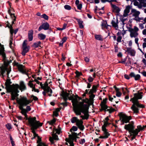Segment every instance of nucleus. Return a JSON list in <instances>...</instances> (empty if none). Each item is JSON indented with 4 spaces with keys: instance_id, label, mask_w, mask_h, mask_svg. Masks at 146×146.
I'll return each instance as SVG.
<instances>
[{
    "instance_id": "f257e3e1",
    "label": "nucleus",
    "mask_w": 146,
    "mask_h": 146,
    "mask_svg": "<svg viewBox=\"0 0 146 146\" xmlns=\"http://www.w3.org/2000/svg\"><path fill=\"white\" fill-rule=\"evenodd\" d=\"M7 90L9 92H11V100H14L18 97L19 94L18 93L19 92L18 89L22 92L27 89L26 85L23 81H21L20 82L19 85L18 84L14 85V87L12 88L11 86H8Z\"/></svg>"
},
{
    "instance_id": "f03ea898",
    "label": "nucleus",
    "mask_w": 146,
    "mask_h": 146,
    "mask_svg": "<svg viewBox=\"0 0 146 146\" xmlns=\"http://www.w3.org/2000/svg\"><path fill=\"white\" fill-rule=\"evenodd\" d=\"M28 120L31 129L32 130V132L33 134L34 137L32 138L33 139L38 136V134L36 133L35 130L39 127L42 126L43 123H40L39 121H37L35 117H30Z\"/></svg>"
},
{
    "instance_id": "7ed1b4c3",
    "label": "nucleus",
    "mask_w": 146,
    "mask_h": 146,
    "mask_svg": "<svg viewBox=\"0 0 146 146\" xmlns=\"http://www.w3.org/2000/svg\"><path fill=\"white\" fill-rule=\"evenodd\" d=\"M142 98V95L139 93H135L134 94V97L131 98L130 101H132L133 103L131 108L134 111L135 113H137L139 112V109L136 107L140 108H144V106L143 104H140L138 101V99H141Z\"/></svg>"
},
{
    "instance_id": "20e7f679",
    "label": "nucleus",
    "mask_w": 146,
    "mask_h": 146,
    "mask_svg": "<svg viewBox=\"0 0 146 146\" xmlns=\"http://www.w3.org/2000/svg\"><path fill=\"white\" fill-rule=\"evenodd\" d=\"M17 102L19 105V108L21 110V113L25 117L27 116V112L25 109L23 108V107L27 106L31 102L30 100L27 99V98L25 96L21 97L20 99L17 100Z\"/></svg>"
},
{
    "instance_id": "39448f33",
    "label": "nucleus",
    "mask_w": 146,
    "mask_h": 146,
    "mask_svg": "<svg viewBox=\"0 0 146 146\" xmlns=\"http://www.w3.org/2000/svg\"><path fill=\"white\" fill-rule=\"evenodd\" d=\"M77 130V127L75 126H72L70 129V131L71 132L72 134H70L69 135V139H66V141L68 142L66 143V145L68 146H74L73 141H76L77 138H78L77 135H78V134L76 133L73 132V131H76Z\"/></svg>"
},
{
    "instance_id": "423d86ee",
    "label": "nucleus",
    "mask_w": 146,
    "mask_h": 146,
    "mask_svg": "<svg viewBox=\"0 0 146 146\" xmlns=\"http://www.w3.org/2000/svg\"><path fill=\"white\" fill-rule=\"evenodd\" d=\"M78 100V99L74 97L72 101L73 107V110L75 113L77 112L78 110L84 107L85 105H83L82 102H79Z\"/></svg>"
},
{
    "instance_id": "0eeeda50",
    "label": "nucleus",
    "mask_w": 146,
    "mask_h": 146,
    "mask_svg": "<svg viewBox=\"0 0 146 146\" xmlns=\"http://www.w3.org/2000/svg\"><path fill=\"white\" fill-rule=\"evenodd\" d=\"M88 112V109H87V105H84V107L78 110L77 112H76L75 113L77 115H81V113H82L84 115H80V117L83 119H87L89 117Z\"/></svg>"
},
{
    "instance_id": "6e6552de",
    "label": "nucleus",
    "mask_w": 146,
    "mask_h": 146,
    "mask_svg": "<svg viewBox=\"0 0 146 146\" xmlns=\"http://www.w3.org/2000/svg\"><path fill=\"white\" fill-rule=\"evenodd\" d=\"M40 85L41 88L44 90L42 93L44 96H45L46 93H47L49 96H52V90L48 86V84L47 82H45L44 84H42V83H40Z\"/></svg>"
},
{
    "instance_id": "1a4fd4ad",
    "label": "nucleus",
    "mask_w": 146,
    "mask_h": 146,
    "mask_svg": "<svg viewBox=\"0 0 146 146\" xmlns=\"http://www.w3.org/2000/svg\"><path fill=\"white\" fill-rule=\"evenodd\" d=\"M131 8V7L129 5L126 6L125 9L124 10L123 16L120 17V19L121 21L122 22L123 25H124L125 24L124 22L127 19V18H125V17H127L129 15V13Z\"/></svg>"
},
{
    "instance_id": "9d476101",
    "label": "nucleus",
    "mask_w": 146,
    "mask_h": 146,
    "mask_svg": "<svg viewBox=\"0 0 146 146\" xmlns=\"http://www.w3.org/2000/svg\"><path fill=\"white\" fill-rule=\"evenodd\" d=\"M107 99H104L101 102L100 106L101 107V109L102 110H104L105 111H108L110 113L113 112L115 110L112 108H110L108 107L106 105Z\"/></svg>"
},
{
    "instance_id": "9b49d317",
    "label": "nucleus",
    "mask_w": 146,
    "mask_h": 146,
    "mask_svg": "<svg viewBox=\"0 0 146 146\" xmlns=\"http://www.w3.org/2000/svg\"><path fill=\"white\" fill-rule=\"evenodd\" d=\"M14 65L17 66L18 71L20 72L23 74H26L29 78H30L29 74L27 73L26 68L24 66H23L22 64H20L17 62H15Z\"/></svg>"
},
{
    "instance_id": "f8f14e48",
    "label": "nucleus",
    "mask_w": 146,
    "mask_h": 146,
    "mask_svg": "<svg viewBox=\"0 0 146 146\" xmlns=\"http://www.w3.org/2000/svg\"><path fill=\"white\" fill-rule=\"evenodd\" d=\"M139 30L138 28L136 26L134 27L133 28H129L128 31L130 33V35L131 38H136L138 35V33Z\"/></svg>"
},
{
    "instance_id": "ddd939ff",
    "label": "nucleus",
    "mask_w": 146,
    "mask_h": 146,
    "mask_svg": "<svg viewBox=\"0 0 146 146\" xmlns=\"http://www.w3.org/2000/svg\"><path fill=\"white\" fill-rule=\"evenodd\" d=\"M120 119L121 121L122 122V124L124 123L129 122V120L131 119V116H128L125 114H122L120 115Z\"/></svg>"
},
{
    "instance_id": "4468645a",
    "label": "nucleus",
    "mask_w": 146,
    "mask_h": 146,
    "mask_svg": "<svg viewBox=\"0 0 146 146\" xmlns=\"http://www.w3.org/2000/svg\"><path fill=\"white\" fill-rule=\"evenodd\" d=\"M143 130V128L141 126L138 125L137 126V128L135 130L132 129L129 133L131 135L136 136L141 130Z\"/></svg>"
},
{
    "instance_id": "2eb2a0df",
    "label": "nucleus",
    "mask_w": 146,
    "mask_h": 146,
    "mask_svg": "<svg viewBox=\"0 0 146 146\" xmlns=\"http://www.w3.org/2000/svg\"><path fill=\"white\" fill-rule=\"evenodd\" d=\"M49 24L47 22H46L43 23L39 27L38 31H40L42 29H43L44 30H46L49 29Z\"/></svg>"
},
{
    "instance_id": "dca6fc26",
    "label": "nucleus",
    "mask_w": 146,
    "mask_h": 146,
    "mask_svg": "<svg viewBox=\"0 0 146 146\" xmlns=\"http://www.w3.org/2000/svg\"><path fill=\"white\" fill-rule=\"evenodd\" d=\"M83 121L81 120H78L76 123V125L81 131H83L84 129V126L83 125Z\"/></svg>"
},
{
    "instance_id": "f3484780",
    "label": "nucleus",
    "mask_w": 146,
    "mask_h": 146,
    "mask_svg": "<svg viewBox=\"0 0 146 146\" xmlns=\"http://www.w3.org/2000/svg\"><path fill=\"white\" fill-rule=\"evenodd\" d=\"M131 14H132L133 16L135 17V18L134 19V20H137L135 18L138 17L140 14V12L139 11H137L135 9H132L131 10Z\"/></svg>"
},
{
    "instance_id": "a211bd4d",
    "label": "nucleus",
    "mask_w": 146,
    "mask_h": 146,
    "mask_svg": "<svg viewBox=\"0 0 146 146\" xmlns=\"http://www.w3.org/2000/svg\"><path fill=\"white\" fill-rule=\"evenodd\" d=\"M126 51L132 56H134L135 55L136 51L134 49H132L131 47L127 48Z\"/></svg>"
},
{
    "instance_id": "6ab92c4d",
    "label": "nucleus",
    "mask_w": 146,
    "mask_h": 146,
    "mask_svg": "<svg viewBox=\"0 0 146 146\" xmlns=\"http://www.w3.org/2000/svg\"><path fill=\"white\" fill-rule=\"evenodd\" d=\"M134 127L132 124L129 123L127 125H125L124 126L125 129L129 131V133L131 131L132 129H134Z\"/></svg>"
},
{
    "instance_id": "aec40b11",
    "label": "nucleus",
    "mask_w": 146,
    "mask_h": 146,
    "mask_svg": "<svg viewBox=\"0 0 146 146\" xmlns=\"http://www.w3.org/2000/svg\"><path fill=\"white\" fill-rule=\"evenodd\" d=\"M112 8L113 11L116 13H118L120 12V10L119 8L116 5L113 4L112 3L110 4Z\"/></svg>"
},
{
    "instance_id": "412c9836",
    "label": "nucleus",
    "mask_w": 146,
    "mask_h": 146,
    "mask_svg": "<svg viewBox=\"0 0 146 146\" xmlns=\"http://www.w3.org/2000/svg\"><path fill=\"white\" fill-rule=\"evenodd\" d=\"M112 26L114 27L116 30H117L118 29V20L117 19L116 21L112 20L111 22Z\"/></svg>"
},
{
    "instance_id": "4be33fe9",
    "label": "nucleus",
    "mask_w": 146,
    "mask_h": 146,
    "mask_svg": "<svg viewBox=\"0 0 146 146\" xmlns=\"http://www.w3.org/2000/svg\"><path fill=\"white\" fill-rule=\"evenodd\" d=\"M69 95V93L64 91H62L61 95L63 97L64 100L65 101H66L68 99Z\"/></svg>"
},
{
    "instance_id": "5701e85b",
    "label": "nucleus",
    "mask_w": 146,
    "mask_h": 146,
    "mask_svg": "<svg viewBox=\"0 0 146 146\" xmlns=\"http://www.w3.org/2000/svg\"><path fill=\"white\" fill-rule=\"evenodd\" d=\"M33 31L31 30L29 31L28 33V39L29 41H32L33 39Z\"/></svg>"
},
{
    "instance_id": "b1692460",
    "label": "nucleus",
    "mask_w": 146,
    "mask_h": 146,
    "mask_svg": "<svg viewBox=\"0 0 146 146\" xmlns=\"http://www.w3.org/2000/svg\"><path fill=\"white\" fill-rule=\"evenodd\" d=\"M11 82H10V80H7L6 81V83H5L6 87L5 89H6L7 91V92L10 93H11V92H10L9 91L7 90V87L8 86H11L12 88L14 87V85H11L10 84H11Z\"/></svg>"
},
{
    "instance_id": "393cba45",
    "label": "nucleus",
    "mask_w": 146,
    "mask_h": 146,
    "mask_svg": "<svg viewBox=\"0 0 146 146\" xmlns=\"http://www.w3.org/2000/svg\"><path fill=\"white\" fill-rule=\"evenodd\" d=\"M101 26L102 27V29H103L104 28H106L107 29L108 26L111 27V26L107 24V23L106 21L103 20L101 23Z\"/></svg>"
},
{
    "instance_id": "a878e982",
    "label": "nucleus",
    "mask_w": 146,
    "mask_h": 146,
    "mask_svg": "<svg viewBox=\"0 0 146 146\" xmlns=\"http://www.w3.org/2000/svg\"><path fill=\"white\" fill-rule=\"evenodd\" d=\"M74 19H76L78 22V24L79 26V27L80 29H82L84 28V26L83 25V21L80 19L75 18Z\"/></svg>"
},
{
    "instance_id": "bb28decb",
    "label": "nucleus",
    "mask_w": 146,
    "mask_h": 146,
    "mask_svg": "<svg viewBox=\"0 0 146 146\" xmlns=\"http://www.w3.org/2000/svg\"><path fill=\"white\" fill-rule=\"evenodd\" d=\"M23 50L22 52V54L23 56L25 55L29 51V49L28 46L23 47Z\"/></svg>"
},
{
    "instance_id": "cd10ccee",
    "label": "nucleus",
    "mask_w": 146,
    "mask_h": 146,
    "mask_svg": "<svg viewBox=\"0 0 146 146\" xmlns=\"http://www.w3.org/2000/svg\"><path fill=\"white\" fill-rule=\"evenodd\" d=\"M41 42L40 41H37L33 43V46L35 48L41 47Z\"/></svg>"
},
{
    "instance_id": "c85d7f7f",
    "label": "nucleus",
    "mask_w": 146,
    "mask_h": 146,
    "mask_svg": "<svg viewBox=\"0 0 146 146\" xmlns=\"http://www.w3.org/2000/svg\"><path fill=\"white\" fill-rule=\"evenodd\" d=\"M38 38L41 40H43L46 38V35L42 33H40L38 35Z\"/></svg>"
},
{
    "instance_id": "c756f323",
    "label": "nucleus",
    "mask_w": 146,
    "mask_h": 146,
    "mask_svg": "<svg viewBox=\"0 0 146 146\" xmlns=\"http://www.w3.org/2000/svg\"><path fill=\"white\" fill-rule=\"evenodd\" d=\"M98 86L94 85L93 86L92 89L90 90L89 93L92 94L95 92L96 91V89Z\"/></svg>"
},
{
    "instance_id": "7c9ffc66",
    "label": "nucleus",
    "mask_w": 146,
    "mask_h": 146,
    "mask_svg": "<svg viewBox=\"0 0 146 146\" xmlns=\"http://www.w3.org/2000/svg\"><path fill=\"white\" fill-rule=\"evenodd\" d=\"M34 82L33 80H30L29 81L28 83V86L32 89L34 88V87H35V85L32 82Z\"/></svg>"
},
{
    "instance_id": "2f4dec72",
    "label": "nucleus",
    "mask_w": 146,
    "mask_h": 146,
    "mask_svg": "<svg viewBox=\"0 0 146 146\" xmlns=\"http://www.w3.org/2000/svg\"><path fill=\"white\" fill-rule=\"evenodd\" d=\"M95 37L96 39L97 40L100 41H102L103 40L102 37L100 35H95Z\"/></svg>"
},
{
    "instance_id": "473e14b6",
    "label": "nucleus",
    "mask_w": 146,
    "mask_h": 146,
    "mask_svg": "<svg viewBox=\"0 0 146 146\" xmlns=\"http://www.w3.org/2000/svg\"><path fill=\"white\" fill-rule=\"evenodd\" d=\"M78 119L76 117H72L70 119L72 123H76Z\"/></svg>"
},
{
    "instance_id": "72a5a7b5",
    "label": "nucleus",
    "mask_w": 146,
    "mask_h": 146,
    "mask_svg": "<svg viewBox=\"0 0 146 146\" xmlns=\"http://www.w3.org/2000/svg\"><path fill=\"white\" fill-rule=\"evenodd\" d=\"M80 102L82 103L83 104V105H87V109H88V105L87 104H84V103H86L88 104L89 103V100L88 99H86L83 100L82 102Z\"/></svg>"
},
{
    "instance_id": "f704fd0d",
    "label": "nucleus",
    "mask_w": 146,
    "mask_h": 146,
    "mask_svg": "<svg viewBox=\"0 0 146 146\" xmlns=\"http://www.w3.org/2000/svg\"><path fill=\"white\" fill-rule=\"evenodd\" d=\"M8 12L9 14H10V15H11V17L12 18L13 17L14 18V19H13V21L12 22V24H14V21H15L16 20V17H15V15L14 14H11L10 13V11H9Z\"/></svg>"
},
{
    "instance_id": "c9c22d12",
    "label": "nucleus",
    "mask_w": 146,
    "mask_h": 146,
    "mask_svg": "<svg viewBox=\"0 0 146 146\" xmlns=\"http://www.w3.org/2000/svg\"><path fill=\"white\" fill-rule=\"evenodd\" d=\"M41 17L45 19L46 20H48V17L45 14H44L41 16Z\"/></svg>"
},
{
    "instance_id": "e433bc0d",
    "label": "nucleus",
    "mask_w": 146,
    "mask_h": 146,
    "mask_svg": "<svg viewBox=\"0 0 146 146\" xmlns=\"http://www.w3.org/2000/svg\"><path fill=\"white\" fill-rule=\"evenodd\" d=\"M54 132H56V133H57L58 134H60L61 131V129L60 128H59L58 129H56L54 130Z\"/></svg>"
},
{
    "instance_id": "4c0bfd02",
    "label": "nucleus",
    "mask_w": 146,
    "mask_h": 146,
    "mask_svg": "<svg viewBox=\"0 0 146 146\" xmlns=\"http://www.w3.org/2000/svg\"><path fill=\"white\" fill-rule=\"evenodd\" d=\"M38 146H48V145L44 143L40 142L38 144Z\"/></svg>"
},
{
    "instance_id": "58836bf2",
    "label": "nucleus",
    "mask_w": 146,
    "mask_h": 146,
    "mask_svg": "<svg viewBox=\"0 0 146 146\" xmlns=\"http://www.w3.org/2000/svg\"><path fill=\"white\" fill-rule=\"evenodd\" d=\"M64 8L68 10H70L71 9V7L68 5H65L64 6Z\"/></svg>"
},
{
    "instance_id": "ea45409f",
    "label": "nucleus",
    "mask_w": 146,
    "mask_h": 146,
    "mask_svg": "<svg viewBox=\"0 0 146 146\" xmlns=\"http://www.w3.org/2000/svg\"><path fill=\"white\" fill-rule=\"evenodd\" d=\"M7 129L10 130L12 128V127L11 124L10 123H8L5 125Z\"/></svg>"
},
{
    "instance_id": "a19ab883",
    "label": "nucleus",
    "mask_w": 146,
    "mask_h": 146,
    "mask_svg": "<svg viewBox=\"0 0 146 146\" xmlns=\"http://www.w3.org/2000/svg\"><path fill=\"white\" fill-rule=\"evenodd\" d=\"M94 80V78H92L91 76H89L88 78V81L90 82H93Z\"/></svg>"
},
{
    "instance_id": "79ce46f5",
    "label": "nucleus",
    "mask_w": 146,
    "mask_h": 146,
    "mask_svg": "<svg viewBox=\"0 0 146 146\" xmlns=\"http://www.w3.org/2000/svg\"><path fill=\"white\" fill-rule=\"evenodd\" d=\"M122 36H118L117 39V41L118 42H121V40L122 39Z\"/></svg>"
},
{
    "instance_id": "37998d69",
    "label": "nucleus",
    "mask_w": 146,
    "mask_h": 146,
    "mask_svg": "<svg viewBox=\"0 0 146 146\" xmlns=\"http://www.w3.org/2000/svg\"><path fill=\"white\" fill-rule=\"evenodd\" d=\"M135 79V80H139L140 78V76L139 74H137L134 77Z\"/></svg>"
},
{
    "instance_id": "c03bdc74",
    "label": "nucleus",
    "mask_w": 146,
    "mask_h": 146,
    "mask_svg": "<svg viewBox=\"0 0 146 146\" xmlns=\"http://www.w3.org/2000/svg\"><path fill=\"white\" fill-rule=\"evenodd\" d=\"M52 137L54 138V139L56 140H58V135H57L56 134H52Z\"/></svg>"
},
{
    "instance_id": "a18cd8bd",
    "label": "nucleus",
    "mask_w": 146,
    "mask_h": 146,
    "mask_svg": "<svg viewBox=\"0 0 146 146\" xmlns=\"http://www.w3.org/2000/svg\"><path fill=\"white\" fill-rule=\"evenodd\" d=\"M104 135L105 137H107V138H108L110 135V134L107 131L104 132Z\"/></svg>"
},
{
    "instance_id": "49530a36",
    "label": "nucleus",
    "mask_w": 146,
    "mask_h": 146,
    "mask_svg": "<svg viewBox=\"0 0 146 146\" xmlns=\"http://www.w3.org/2000/svg\"><path fill=\"white\" fill-rule=\"evenodd\" d=\"M114 1L112 0V1H110L109 0H101V1L102 3H106V2H108L110 4L111 3V1Z\"/></svg>"
},
{
    "instance_id": "de8ad7c7",
    "label": "nucleus",
    "mask_w": 146,
    "mask_h": 146,
    "mask_svg": "<svg viewBox=\"0 0 146 146\" xmlns=\"http://www.w3.org/2000/svg\"><path fill=\"white\" fill-rule=\"evenodd\" d=\"M27 40H24L23 44V47L27 46Z\"/></svg>"
},
{
    "instance_id": "09e8293b",
    "label": "nucleus",
    "mask_w": 146,
    "mask_h": 146,
    "mask_svg": "<svg viewBox=\"0 0 146 146\" xmlns=\"http://www.w3.org/2000/svg\"><path fill=\"white\" fill-rule=\"evenodd\" d=\"M141 4L142 5V6L144 7H146V2L144 1H142L141 2Z\"/></svg>"
},
{
    "instance_id": "8fccbe9b",
    "label": "nucleus",
    "mask_w": 146,
    "mask_h": 146,
    "mask_svg": "<svg viewBox=\"0 0 146 146\" xmlns=\"http://www.w3.org/2000/svg\"><path fill=\"white\" fill-rule=\"evenodd\" d=\"M85 142V139H81L79 141L80 144H84Z\"/></svg>"
},
{
    "instance_id": "3c124183",
    "label": "nucleus",
    "mask_w": 146,
    "mask_h": 146,
    "mask_svg": "<svg viewBox=\"0 0 146 146\" xmlns=\"http://www.w3.org/2000/svg\"><path fill=\"white\" fill-rule=\"evenodd\" d=\"M77 8L78 9L80 10L82 7V5L81 3H80L77 5Z\"/></svg>"
},
{
    "instance_id": "603ef678",
    "label": "nucleus",
    "mask_w": 146,
    "mask_h": 146,
    "mask_svg": "<svg viewBox=\"0 0 146 146\" xmlns=\"http://www.w3.org/2000/svg\"><path fill=\"white\" fill-rule=\"evenodd\" d=\"M55 120L54 119H53L50 121H49V124L50 125H52L55 123Z\"/></svg>"
},
{
    "instance_id": "864d4df0",
    "label": "nucleus",
    "mask_w": 146,
    "mask_h": 146,
    "mask_svg": "<svg viewBox=\"0 0 146 146\" xmlns=\"http://www.w3.org/2000/svg\"><path fill=\"white\" fill-rule=\"evenodd\" d=\"M140 3L137 1H135L133 2V5L136 6H137Z\"/></svg>"
},
{
    "instance_id": "5fc2aeb1",
    "label": "nucleus",
    "mask_w": 146,
    "mask_h": 146,
    "mask_svg": "<svg viewBox=\"0 0 146 146\" xmlns=\"http://www.w3.org/2000/svg\"><path fill=\"white\" fill-rule=\"evenodd\" d=\"M31 98H33V99L35 101H36L38 100V98L35 96L33 95L31 96Z\"/></svg>"
},
{
    "instance_id": "6e6d98bb",
    "label": "nucleus",
    "mask_w": 146,
    "mask_h": 146,
    "mask_svg": "<svg viewBox=\"0 0 146 146\" xmlns=\"http://www.w3.org/2000/svg\"><path fill=\"white\" fill-rule=\"evenodd\" d=\"M12 40H13V38L12 36H11V38L10 41V42H9V45L10 47H11V45L12 44Z\"/></svg>"
},
{
    "instance_id": "4d7b16f0",
    "label": "nucleus",
    "mask_w": 146,
    "mask_h": 146,
    "mask_svg": "<svg viewBox=\"0 0 146 146\" xmlns=\"http://www.w3.org/2000/svg\"><path fill=\"white\" fill-rule=\"evenodd\" d=\"M140 23L139 24V27L141 29H143L144 28L143 26V24H144L145 23Z\"/></svg>"
},
{
    "instance_id": "13d9d810",
    "label": "nucleus",
    "mask_w": 146,
    "mask_h": 146,
    "mask_svg": "<svg viewBox=\"0 0 146 146\" xmlns=\"http://www.w3.org/2000/svg\"><path fill=\"white\" fill-rule=\"evenodd\" d=\"M84 60L86 62H88L90 61L89 58H88L87 57H84Z\"/></svg>"
},
{
    "instance_id": "bf43d9fd",
    "label": "nucleus",
    "mask_w": 146,
    "mask_h": 146,
    "mask_svg": "<svg viewBox=\"0 0 146 146\" xmlns=\"http://www.w3.org/2000/svg\"><path fill=\"white\" fill-rule=\"evenodd\" d=\"M25 110H26L27 111H29L31 110V108L29 106H27L26 109Z\"/></svg>"
},
{
    "instance_id": "052dcab7",
    "label": "nucleus",
    "mask_w": 146,
    "mask_h": 146,
    "mask_svg": "<svg viewBox=\"0 0 146 146\" xmlns=\"http://www.w3.org/2000/svg\"><path fill=\"white\" fill-rule=\"evenodd\" d=\"M81 73L79 72L76 71V76L77 77H78L81 75Z\"/></svg>"
},
{
    "instance_id": "680f3d73",
    "label": "nucleus",
    "mask_w": 146,
    "mask_h": 146,
    "mask_svg": "<svg viewBox=\"0 0 146 146\" xmlns=\"http://www.w3.org/2000/svg\"><path fill=\"white\" fill-rule=\"evenodd\" d=\"M74 97V95H72V96H70L69 97H68V99L70 100H71L72 101L73 100Z\"/></svg>"
},
{
    "instance_id": "e2e57ef3",
    "label": "nucleus",
    "mask_w": 146,
    "mask_h": 146,
    "mask_svg": "<svg viewBox=\"0 0 146 146\" xmlns=\"http://www.w3.org/2000/svg\"><path fill=\"white\" fill-rule=\"evenodd\" d=\"M32 91H34L35 92H37V93L39 92V90L38 89H36L35 87H34V88H33L32 89Z\"/></svg>"
},
{
    "instance_id": "0e129e2a",
    "label": "nucleus",
    "mask_w": 146,
    "mask_h": 146,
    "mask_svg": "<svg viewBox=\"0 0 146 146\" xmlns=\"http://www.w3.org/2000/svg\"><path fill=\"white\" fill-rule=\"evenodd\" d=\"M67 39V37L66 36H65L62 39V40L61 41L63 42L64 43L66 41Z\"/></svg>"
},
{
    "instance_id": "69168bd1",
    "label": "nucleus",
    "mask_w": 146,
    "mask_h": 146,
    "mask_svg": "<svg viewBox=\"0 0 146 146\" xmlns=\"http://www.w3.org/2000/svg\"><path fill=\"white\" fill-rule=\"evenodd\" d=\"M121 93L119 92H116V95L118 97H120L121 96Z\"/></svg>"
},
{
    "instance_id": "338daca9",
    "label": "nucleus",
    "mask_w": 146,
    "mask_h": 146,
    "mask_svg": "<svg viewBox=\"0 0 146 146\" xmlns=\"http://www.w3.org/2000/svg\"><path fill=\"white\" fill-rule=\"evenodd\" d=\"M14 30H13V29H12V28H11L10 29V33L11 35H12L11 36L12 37V35H13V33H14Z\"/></svg>"
},
{
    "instance_id": "774afa93",
    "label": "nucleus",
    "mask_w": 146,
    "mask_h": 146,
    "mask_svg": "<svg viewBox=\"0 0 146 146\" xmlns=\"http://www.w3.org/2000/svg\"><path fill=\"white\" fill-rule=\"evenodd\" d=\"M129 75L131 77H134L135 75V74L134 73L132 72Z\"/></svg>"
}]
</instances>
